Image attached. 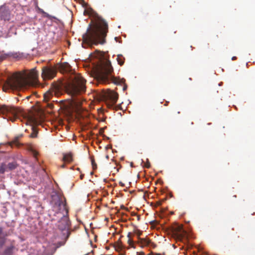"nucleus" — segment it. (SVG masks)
Wrapping results in <instances>:
<instances>
[{"instance_id":"f257e3e1","label":"nucleus","mask_w":255,"mask_h":255,"mask_svg":"<svg viewBox=\"0 0 255 255\" xmlns=\"http://www.w3.org/2000/svg\"><path fill=\"white\" fill-rule=\"evenodd\" d=\"M38 73L35 68L32 69L28 73H15L7 77L3 82V90L18 91L27 86L34 85L37 82Z\"/></svg>"},{"instance_id":"f03ea898","label":"nucleus","mask_w":255,"mask_h":255,"mask_svg":"<svg viewBox=\"0 0 255 255\" xmlns=\"http://www.w3.org/2000/svg\"><path fill=\"white\" fill-rule=\"evenodd\" d=\"M108 32V23L105 20L102 19L100 25L88 29L87 32L83 36V41L90 46L104 44L106 43L105 38Z\"/></svg>"},{"instance_id":"7ed1b4c3","label":"nucleus","mask_w":255,"mask_h":255,"mask_svg":"<svg viewBox=\"0 0 255 255\" xmlns=\"http://www.w3.org/2000/svg\"><path fill=\"white\" fill-rule=\"evenodd\" d=\"M113 71L114 69L110 60L107 58H104L101 61L100 69L96 74L98 81L103 83L112 82L116 85L124 83L125 80L120 79L112 75Z\"/></svg>"},{"instance_id":"20e7f679","label":"nucleus","mask_w":255,"mask_h":255,"mask_svg":"<svg viewBox=\"0 0 255 255\" xmlns=\"http://www.w3.org/2000/svg\"><path fill=\"white\" fill-rule=\"evenodd\" d=\"M86 80L80 74L74 76L72 81L66 87L67 93L73 98V102L75 104L80 103L74 99L75 96L81 95L86 91Z\"/></svg>"},{"instance_id":"39448f33","label":"nucleus","mask_w":255,"mask_h":255,"mask_svg":"<svg viewBox=\"0 0 255 255\" xmlns=\"http://www.w3.org/2000/svg\"><path fill=\"white\" fill-rule=\"evenodd\" d=\"M96 96L99 100L106 101L109 108L117 103L119 98L117 92L110 89L107 91L102 90L97 93Z\"/></svg>"},{"instance_id":"423d86ee","label":"nucleus","mask_w":255,"mask_h":255,"mask_svg":"<svg viewBox=\"0 0 255 255\" xmlns=\"http://www.w3.org/2000/svg\"><path fill=\"white\" fill-rule=\"evenodd\" d=\"M19 111L17 109L12 107L3 106L0 108V113L5 115L7 120L14 121L18 116Z\"/></svg>"},{"instance_id":"0eeeda50","label":"nucleus","mask_w":255,"mask_h":255,"mask_svg":"<svg viewBox=\"0 0 255 255\" xmlns=\"http://www.w3.org/2000/svg\"><path fill=\"white\" fill-rule=\"evenodd\" d=\"M57 74V69L53 66H44L42 68L41 77L43 80H51Z\"/></svg>"},{"instance_id":"6e6552de","label":"nucleus","mask_w":255,"mask_h":255,"mask_svg":"<svg viewBox=\"0 0 255 255\" xmlns=\"http://www.w3.org/2000/svg\"><path fill=\"white\" fill-rule=\"evenodd\" d=\"M174 235L180 241H186L187 239V233L183 229L182 226L177 225L173 229Z\"/></svg>"},{"instance_id":"1a4fd4ad","label":"nucleus","mask_w":255,"mask_h":255,"mask_svg":"<svg viewBox=\"0 0 255 255\" xmlns=\"http://www.w3.org/2000/svg\"><path fill=\"white\" fill-rule=\"evenodd\" d=\"M56 214L61 217V219L57 223L58 229L61 231L68 230L69 228V221L68 218L60 212H57Z\"/></svg>"},{"instance_id":"9d476101","label":"nucleus","mask_w":255,"mask_h":255,"mask_svg":"<svg viewBox=\"0 0 255 255\" xmlns=\"http://www.w3.org/2000/svg\"><path fill=\"white\" fill-rule=\"evenodd\" d=\"M0 17L1 19L4 20H8L10 19V11L5 5L0 6Z\"/></svg>"},{"instance_id":"9b49d317","label":"nucleus","mask_w":255,"mask_h":255,"mask_svg":"<svg viewBox=\"0 0 255 255\" xmlns=\"http://www.w3.org/2000/svg\"><path fill=\"white\" fill-rule=\"evenodd\" d=\"M137 242L142 248L148 246H152L154 248L155 246L154 243H152L150 240L147 238H139Z\"/></svg>"},{"instance_id":"f8f14e48","label":"nucleus","mask_w":255,"mask_h":255,"mask_svg":"<svg viewBox=\"0 0 255 255\" xmlns=\"http://www.w3.org/2000/svg\"><path fill=\"white\" fill-rule=\"evenodd\" d=\"M56 91L54 90L48 91L44 95V101L48 102L52 99L54 95H56Z\"/></svg>"},{"instance_id":"ddd939ff","label":"nucleus","mask_w":255,"mask_h":255,"mask_svg":"<svg viewBox=\"0 0 255 255\" xmlns=\"http://www.w3.org/2000/svg\"><path fill=\"white\" fill-rule=\"evenodd\" d=\"M61 207H62L63 209H65L66 203H64L61 199L58 198L57 201L55 203L54 208H60V209H61Z\"/></svg>"},{"instance_id":"4468645a","label":"nucleus","mask_w":255,"mask_h":255,"mask_svg":"<svg viewBox=\"0 0 255 255\" xmlns=\"http://www.w3.org/2000/svg\"><path fill=\"white\" fill-rule=\"evenodd\" d=\"M63 161L66 162L70 163L73 160L72 154L71 153L66 154L63 156Z\"/></svg>"},{"instance_id":"2eb2a0df","label":"nucleus","mask_w":255,"mask_h":255,"mask_svg":"<svg viewBox=\"0 0 255 255\" xmlns=\"http://www.w3.org/2000/svg\"><path fill=\"white\" fill-rule=\"evenodd\" d=\"M17 166H18V165L16 162H12L8 163L7 165H6L7 170H8L11 171V170H14L17 167Z\"/></svg>"},{"instance_id":"dca6fc26","label":"nucleus","mask_w":255,"mask_h":255,"mask_svg":"<svg viewBox=\"0 0 255 255\" xmlns=\"http://www.w3.org/2000/svg\"><path fill=\"white\" fill-rule=\"evenodd\" d=\"M70 68V65L67 63H64L61 64L60 66V69L65 72H67L69 70Z\"/></svg>"},{"instance_id":"f3484780","label":"nucleus","mask_w":255,"mask_h":255,"mask_svg":"<svg viewBox=\"0 0 255 255\" xmlns=\"http://www.w3.org/2000/svg\"><path fill=\"white\" fill-rule=\"evenodd\" d=\"M7 171V166L5 163H1L0 165V174H4Z\"/></svg>"},{"instance_id":"a211bd4d","label":"nucleus","mask_w":255,"mask_h":255,"mask_svg":"<svg viewBox=\"0 0 255 255\" xmlns=\"http://www.w3.org/2000/svg\"><path fill=\"white\" fill-rule=\"evenodd\" d=\"M31 128H32V132L30 134V136L32 138H35L37 136L38 131L36 130V128L34 127H32Z\"/></svg>"},{"instance_id":"6ab92c4d","label":"nucleus","mask_w":255,"mask_h":255,"mask_svg":"<svg viewBox=\"0 0 255 255\" xmlns=\"http://www.w3.org/2000/svg\"><path fill=\"white\" fill-rule=\"evenodd\" d=\"M8 55L7 54L4 53L3 52H0V62L6 59L8 57Z\"/></svg>"},{"instance_id":"aec40b11","label":"nucleus","mask_w":255,"mask_h":255,"mask_svg":"<svg viewBox=\"0 0 255 255\" xmlns=\"http://www.w3.org/2000/svg\"><path fill=\"white\" fill-rule=\"evenodd\" d=\"M12 247H10L6 249L4 252V255H11L12 254Z\"/></svg>"},{"instance_id":"412c9836","label":"nucleus","mask_w":255,"mask_h":255,"mask_svg":"<svg viewBox=\"0 0 255 255\" xmlns=\"http://www.w3.org/2000/svg\"><path fill=\"white\" fill-rule=\"evenodd\" d=\"M7 54L9 55L8 57H12L15 59H18L20 57V54L18 53H10Z\"/></svg>"},{"instance_id":"4be33fe9","label":"nucleus","mask_w":255,"mask_h":255,"mask_svg":"<svg viewBox=\"0 0 255 255\" xmlns=\"http://www.w3.org/2000/svg\"><path fill=\"white\" fill-rule=\"evenodd\" d=\"M118 62L121 66L123 65L124 63V58L122 56L118 55L117 58Z\"/></svg>"},{"instance_id":"5701e85b","label":"nucleus","mask_w":255,"mask_h":255,"mask_svg":"<svg viewBox=\"0 0 255 255\" xmlns=\"http://www.w3.org/2000/svg\"><path fill=\"white\" fill-rule=\"evenodd\" d=\"M18 139H19V137H15L12 141V142H11L13 144H15L16 146H19L20 145V144L18 142Z\"/></svg>"},{"instance_id":"b1692460","label":"nucleus","mask_w":255,"mask_h":255,"mask_svg":"<svg viewBox=\"0 0 255 255\" xmlns=\"http://www.w3.org/2000/svg\"><path fill=\"white\" fill-rule=\"evenodd\" d=\"M91 163H92V167H93V169H97V164H96V162H95V160H94L93 158H92V159H91Z\"/></svg>"},{"instance_id":"393cba45","label":"nucleus","mask_w":255,"mask_h":255,"mask_svg":"<svg viewBox=\"0 0 255 255\" xmlns=\"http://www.w3.org/2000/svg\"><path fill=\"white\" fill-rule=\"evenodd\" d=\"M144 166L147 168H149L150 166V163H149V161H148V159H147V161L145 163V165Z\"/></svg>"},{"instance_id":"a878e982","label":"nucleus","mask_w":255,"mask_h":255,"mask_svg":"<svg viewBox=\"0 0 255 255\" xmlns=\"http://www.w3.org/2000/svg\"><path fill=\"white\" fill-rule=\"evenodd\" d=\"M148 255H165V253H163L161 254H157V253H154L151 252L150 254H149Z\"/></svg>"},{"instance_id":"bb28decb","label":"nucleus","mask_w":255,"mask_h":255,"mask_svg":"<svg viewBox=\"0 0 255 255\" xmlns=\"http://www.w3.org/2000/svg\"><path fill=\"white\" fill-rule=\"evenodd\" d=\"M130 233H129L128 234V238H129L128 240V243L129 244V245H131V244L132 243V241H131L130 240Z\"/></svg>"},{"instance_id":"cd10ccee","label":"nucleus","mask_w":255,"mask_h":255,"mask_svg":"<svg viewBox=\"0 0 255 255\" xmlns=\"http://www.w3.org/2000/svg\"><path fill=\"white\" fill-rule=\"evenodd\" d=\"M32 152L33 156L34 157L36 158V157H37V156L38 155V153L36 151H35V150H32Z\"/></svg>"},{"instance_id":"c85d7f7f","label":"nucleus","mask_w":255,"mask_h":255,"mask_svg":"<svg viewBox=\"0 0 255 255\" xmlns=\"http://www.w3.org/2000/svg\"><path fill=\"white\" fill-rule=\"evenodd\" d=\"M137 255H144V253L143 252H137Z\"/></svg>"},{"instance_id":"c756f323","label":"nucleus","mask_w":255,"mask_h":255,"mask_svg":"<svg viewBox=\"0 0 255 255\" xmlns=\"http://www.w3.org/2000/svg\"><path fill=\"white\" fill-rule=\"evenodd\" d=\"M2 233V228H0V237L1 236Z\"/></svg>"},{"instance_id":"7c9ffc66","label":"nucleus","mask_w":255,"mask_h":255,"mask_svg":"<svg viewBox=\"0 0 255 255\" xmlns=\"http://www.w3.org/2000/svg\"><path fill=\"white\" fill-rule=\"evenodd\" d=\"M127 88V86L126 85H124V87H123V90L124 91H125Z\"/></svg>"},{"instance_id":"2f4dec72","label":"nucleus","mask_w":255,"mask_h":255,"mask_svg":"<svg viewBox=\"0 0 255 255\" xmlns=\"http://www.w3.org/2000/svg\"><path fill=\"white\" fill-rule=\"evenodd\" d=\"M237 59V57L236 56H233L232 58V60H235Z\"/></svg>"},{"instance_id":"473e14b6","label":"nucleus","mask_w":255,"mask_h":255,"mask_svg":"<svg viewBox=\"0 0 255 255\" xmlns=\"http://www.w3.org/2000/svg\"><path fill=\"white\" fill-rule=\"evenodd\" d=\"M30 96H28L26 97V98L28 100L30 98Z\"/></svg>"},{"instance_id":"72a5a7b5","label":"nucleus","mask_w":255,"mask_h":255,"mask_svg":"<svg viewBox=\"0 0 255 255\" xmlns=\"http://www.w3.org/2000/svg\"><path fill=\"white\" fill-rule=\"evenodd\" d=\"M120 184L122 186H124V184L123 183H122V182H120Z\"/></svg>"},{"instance_id":"f704fd0d","label":"nucleus","mask_w":255,"mask_h":255,"mask_svg":"<svg viewBox=\"0 0 255 255\" xmlns=\"http://www.w3.org/2000/svg\"><path fill=\"white\" fill-rule=\"evenodd\" d=\"M47 17L50 18L51 17V16L47 14Z\"/></svg>"},{"instance_id":"c9c22d12","label":"nucleus","mask_w":255,"mask_h":255,"mask_svg":"<svg viewBox=\"0 0 255 255\" xmlns=\"http://www.w3.org/2000/svg\"><path fill=\"white\" fill-rule=\"evenodd\" d=\"M50 107V108H52L53 106L52 105H49V106Z\"/></svg>"},{"instance_id":"e433bc0d","label":"nucleus","mask_w":255,"mask_h":255,"mask_svg":"<svg viewBox=\"0 0 255 255\" xmlns=\"http://www.w3.org/2000/svg\"><path fill=\"white\" fill-rule=\"evenodd\" d=\"M32 120H33V123H36V121H35V120L34 119H32Z\"/></svg>"},{"instance_id":"4c0bfd02","label":"nucleus","mask_w":255,"mask_h":255,"mask_svg":"<svg viewBox=\"0 0 255 255\" xmlns=\"http://www.w3.org/2000/svg\"><path fill=\"white\" fill-rule=\"evenodd\" d=\"M62 167H64V165H62Z\"/></svg>"},{"instance_id":"58836bf2","label":"nucleus","mask_w":255,"mask_h":255,"mask_svg":"<svg viewBox=\"0 0 255 255\" xmlns=\"http://www.w3.org/2000/svg\"><path fill=\"white\" fill-rule=\"evenodd\" d=\"M83 2L85 4H86V3H85V2H84V0H83Z\"/></svg>"}]
</instances>
